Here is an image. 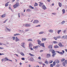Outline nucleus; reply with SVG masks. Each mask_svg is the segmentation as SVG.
I'll return each mask as SVG.
<instances>
[{
    "instance_id": "f257e3e1",
    "label": "nucleus",
    "mask_w": 67,
    "mask_h": 67,
    "mask_svg": "<svg viewBox=\"0 0 67 67\" xmlns=\"http://www.w3.org/2000/svg\"><path fill=\"white\" fill-rule=\"evenodd\" d=\"M20 6V5H19V2H18L17 3L14 5L13 7L14 8H16L17 7Z\"/></svg>"
},
{
    "instance_id": "f03ea898",
    "label": "nucleus",
    "mask_w": 67,
    "mask_h": 67,
    "mask_svg": "<svg viewBox=\"0 0 67 67\" xmlns=\"http://www.w3.org/2000/svg\"><path fill=\"white\" fill-rule=\"evenodd\" d=\"M42 7V9H43V10H46V6L44 5H43Z\"/></svg>"
},
{
    "instance_id": "7ed1b4c3",
    "label": "nucleus",
    "mask_w": 67,
    "mask_h": 67,
    "mask_svg": "<svg viewBox=\"0 0 67 67\" xmlns=\"http://www.w3.org/2000/svg\"><path fill=\"white\" fill-rule=\"evenodd\" d=\"M21 46L23 47V48H25V47L24 46V44H25V43L24 42H22L21 43Z\"/></svg>"
},
{
    "instance_id": "20e7f679",
    "label": "nucleus",
    "mask_w": 67,
    "mask_h": 67,
    "mask_svg": "<svg viewBox=\"0 0 67 67\" xmlns=\"http://www.w3.org/2000/svg\"><path fill=\"white\" fill-rule=\"evenodd\" d=\"M31 26V24H26L25 25V26L26 27H30Z\"/></svg>"
},
{
    "instance_id": "39448f33",
    "label": "nucleus",
    "mask_w": 67,
    "mask_h": 67,
    "mask_svg": "<svg viewBox=\"0 0 67 67\" xmlns=\"http://www.w3.org/2000/svg\"><path fill=\"white\" fill-rule=\"evenodd\" d=\"M34 23H38V20H35L33 22Z\"/></svg>"
},
{
    "instance_id": "423d86ee",
    "label": "nucleus",
    "mask_w": 67,
    "mask_h": 67,
    "mask_svg": "<svg viewBox=\"0 0 67 67\" xmlns=\"http://www.w3.org/2000/svg\"><path fill=\"white\" fill-rule=\"evenodd\" d=\"M58 45L60 47H64V46L62 45V43L60 42L58 44Z\"/></svg>"
},
{
    "instance_id": "0eeeda50",
    "label": "nucleus",
    "mask_w": 67,
    "mask_h": 67,
    "mask_svg": "<svg viewBox=\"0 0 67 67\" xmlns=\"http://www.w3.org/2000/svg\"><path fill=\"white\" fill-rule=\"evenodd\" d=\"M48 48L49 49H52L53 48V46L52 45H50L48 46Z\"/></svg>"
},
{
    "instance_id": "6e6552de",
    "label": "nucleus",
    "mask_w": 67,
    "mask_h": 67,
    "mask_svg": "<svg viewBox=\"0 0 67 67\" xmlns=\"http://www.w3.org/2000/svg\"><path fill=\"white\" fill-rule=\"evenodd\" d=\"M51 57V55L50 54H48L47 55V58H49V57Z\"/></svg>"
},
{
    "instance_id": "1a4fd4ad",
    "label": "nucleus",
    "mask_w": 67,
    "mask_h": 67,
    "mask_svg": "<svg viewBox=\"0 0 67 67\" xmlns=\"http://www.w3.org/2000/svg\"><path fill=\"white\" fill-rule=\"evenodd\" d=\"M37 41L38 44H39V45H41V41L39 40H37Z\"/></svg>"
},
{
    "instance_id": "9d476101",
    "label": "nucleus",
    "mask_w": 67,
    "mask_h": 67,
    "mask_svg": "<svg viewBox=\"0 0 67 67\" xmlns=\"http://www.w3.org/2000/svg\"><path fill=\"white\" fill-rule=\"evenodd\" d=\"M20 40L17 37H16V39L15 40V41L16 42H18V41H19Z\"/></svg>"
},
{
    "instance_id": "9b49d317",
    "label": "nucleus",
    "mask_w": 67,
    "mask_h": 67,
    "mask_svg": "<svg viewBox=\"0 0 67 67\" xmlns=\"http://www.w3.org/2000/svg\"><path fill=\"white\" fill-rule=\"evenodd\" d=\"M6 16H7V14H4L2 15L1 17L2 18H5V17Z\"/></svg>"
},
{
    "instance_id": "f8f14e48",
    "label": "nucleus",
    "mask_w": 67,
    "mask_h": 67,
    "mask_svg": "<svg viewBox=\"0 0 67 67\" xmlns=\"http://www.w3.org/2000/svg\"><path fill=\"white\" fill-rule=\"evenodd\" d=\"M5 60H7V61H9H9H11V62H12V60L9 59L7 57L5 58Z\"/></svg>"
},
{
    "instance_id": "ddd939ff",
    "label": "nucleus",
    "mask_w": 67,
    "mask_h": 67,
    "mask_svg": "<svg viewBox=\"0 0 67 67\" xmlns=\"http://www.w3.org/2000/svg\"><path fill=\"white\" fill-rule=\"evenodd\" d=\"M62 39H65L66 38V36H64L62 37Z\"/></svg>"
},
{
    "instance_id": "4468645a",
    "label": "nucleus",
    "mask_w": 67,
    "mask_h": 67,
    "mask_svg": "<svg viewBox=\"0 0 67 67\" xmlns=\"http://www.w3.org/2000/svg\"><path fill=\"white\" fill-rule=\"evenodd\" d=\"M65 21L64 20L61 23V24L62 25H63V24H65Z\"/></svg>"
},
{
    "instance_id": "2eb2a0df",
    "label": "nucleus",
    "mask_w": 67,
    "mask_h": 67,
    "mask_svg": "<svg viewBox=\"0 0 67 67\" xmlns=\"http://www.w3.org/2000/svg\"><path fill=\"white\" fill-rule=\"evenodd\" d=\"M56 55V53H55L54 54H52V57H54L55 56V55Z\"/></svg>"
},
{
    "instance_id": "dca6fc26",
    "label": "nucleus",
    "mask_w": 67,
    "mask_h": 67,
    "mask_svg": "<svg viewBox=\"0 0 67 67\" xmlns=\"http://www.w3.org/2000/svg\"><path fill=\"white\" fill-rule=\"evenodd\" d=\"M49 32L50 33H53V30L51 29H50L49 30Z\"/></svg>"
},
{
    "instance_id": "f3484780",
    "label": "nucleus",
    "mask_w": 67,
    "mask_h": 67,
    "mask_svg": "<svg viewBox=\"0 0 67 67\" xmlns=\"http://www.w3.org/2000/svg\"><path fill=\"white\" fill-rule=\"evenodd\" d=\"M62 12H63V14H64L65 13V10L63 9L62 10Z\"/></svg>"
},
{
    "instance_id": "a211bd4d",
    "label": "nucleus",
    "mask_w": 67,
    "mask_h": 67,
    "mask_svg": "<svg viewBox=\"0 0 67 67\" xmlns=\"http://www.w3.org/2000/svg\"><path fill=\"white\" fill-rule=\"evenodd\" d=\"M39 6H40V7H41L42 5H43V3H41V2H39Z\"/></svg>"
},
{
    "instance_id": "6ab92c4d",
    "label": "nucleus",
    "mask_w": 67,
    "mask_h": 67,
    "mask_svg": "<svg viewBox=\"0 0 67 67\" xmlns=\"http://www.w3.org/2000/svg\"><path fill=\"white\" fill-rule=\"evenodd\" d=\"M55 63L57 64H58L59 63V61L58 60H55Z\"/></svg>"
},
{
    "instance_id": "aec40b11",
    "label": "nucleus",
    "mask_w": 67,
    "mask_h": 67,
    "mask_svg": "<svg viewBox=\"0 0 67 67\" xmlns=\"http://www.w3.org/2000/svg\"><path fill=\"white\" fill-rule=\"evenodd\" d=\"M30 9H34V7H32L31 5H30L29 7Z\"/></svg>"
},
{
    "instance_id": "412c9836",
    "label": "nucleus",
    "mask_w": 67,
    "mask_h": 67,
    "mask_svg": "<svg viewBox=\"0 0 67 67\" xmlns=\"http://www.w3.org/2000/svg\"><path fill=\"white\" fill-rule=\"evenodd\" d=\"M9 3V2H8L5 4V6L6 7H7V6H8L9 5V4H8V3Z\"/></svg>"
},
{
    "instance_id": "4be33fe9",
    "label": "nucleus",
    "mask_w": 67,
    "mask_h": 67,
    "mask_svg": "<svg viewBox=\"0 0 67 67\" xmlns=\"http://www.w3.org/2000/svg\"><path fill=\"white\" fill-rule=\"evenodd\" d=\"M58 4H59V7H61L62 5V3L59 2Z\"/></svg>"
},
{
    "instance_id": "5701e85b",
    "label": "nucleus",
    "mask_w": 67,
    "mask_h": 67,
    "mask_svg": "<svg viewBox=\"0 0 67 67\" xmlns=\"http://www.w3.org/2000/svg\"><path fill=\"white\" fill-rule=\"evenodd\" d=\"M30 61H31V62L33 61V58L32 57L30 58Z\"/></svg>"
},
{
    "instance_id": "b1692460",
    "label": "nucleus",
    "mask_w": 67,
    "mask_h": 67,
    "mask_svg": "<svg viewBox=\"0 0 67 67\" xmlns=\"http://www.w3.org/2000/svg\"><path fill=\"white\" fill-rule=\"evenodd\" d=\"M44 33V31H41L40 32H39V34H43Z\"/></svg>"
},
{
    "instance_id": "393cba45",
    "label": "nucleus",
    "mask_w": 67,
    "mask_h": 67,
    "mask_svg": "<svg viewBox=\"0 0 67 67\" xmlns=\"http://www.w3.org/2000/svg\"><path fill=\"white\" fill-rule=\"evenodd\" d=\"M56 52L59 53V54H62V52H60L59 51H56Z\"/></svg>"
},
{
    "instance_id": "a878e982",
    "label": "nucleus",
    "mask_w": 67,
    "mask_h": 67,
    "mask_svg": "<svg viewBox=\"0 0 67 67\" xmlns=\"http://www.w3.org/2000/svg\"><path fill=\"white\" fill-rule=\"evenodd\" d=\"M54 48H58V46L57 45L55 46L54 47Z\"/></svg>"
},
{
    "instance_id": "bb28decb",
    "label": "nucleus",
    "mask_w": 67,
    "mask_h": 67,
    "mask_svg": "<svg viewBox=\"0 0 67 67\" xmlns=\"http://www.w3.org/2000/svg\"><path fill=\"white\" fill-rule=\"evenodd\" d=\"M20 35V34H14V36H16V35Z\"/></svg>"
},
{
    "instance_id": "cd10ccee",
    "label": "nucleus",
    "mask_w": 67,
    "mask_h": 67,
    "mask_svg": "<svg viewBox=\"0 0 67 67\" xmlns=\"http://www.w3.org/2000/svg\"><path fill=\"white\" fill-rule=\"evenodd\" d=\"M61 31H62V30H58L57 33L58 34H59V33L60 32H61Z\"/></svg>"
},
{
    "instance_id": "c85d7f7f",
    "label": "nucleus",
    "mask_w": 67,
    "mask_h": 67,
    "mask_svg": "<svg viewBox=\"0 0 67 67\" xmlns=\"http://www.w3.org/2000/svg\"><path fill=\"white\" fill-rule=\"evenodd\" d=\"M20 54L22 56H24V53H23V52H21L20 53Z\"/></svg>"
},
{
    "instance_id": "c756f323",
    "label": "nucleus",
    "mask_w": 67,
    "mask_h": 67,
    "mask_svg": "<svg viewBox=\"0 0 67 67\" xmlns=\"http://www.w3.org/2000/svg\"><path fill=\"white\" fill-rule=\"evenodd\" d=\"M37 5H38V4H37L36 3H35L34 5L35 7L37 6Z\"/></svg>"
},
{
    "instance_id": "7c9ffc66",
    "label": "nucleus",
    "mask_w": 67,
    "mask_h": 67,
    "mask_svg": "<svg viewBox=\"0 0 67 67\" xmlns=\"http://www.w3.org/2000/svg\"><path fill=\"white\" fill-rule=\"evenodd\" d=\"M28 41H32V39L31 38H30L29 39L27 40Z\"/></svg>"
},
{
    "instance_id": "2f4dec72",
    "label": "nucleus",
    "mask_w": 67,
    "mask_h": 67,
    "mask_svg": "<svg viewBox=\"0 0 67 67\" xmlns=\"http://www.w3.org/2000/svg\"><path fill=\"white\" fill-rule=\"evenodd\" d=\"M42 41H46V38H42Z\"/></svg>"
},
{
    "instance_id": "473e14b6",
    "label": "nucleus",
    "mask_w": 67,
    "mask_h": 67,
    "mask_svg": "<svg viewBox=\"0 0 67 67\" xmlns=\"http://www.w3.org/2000/svg\"><path fill=\"white\" fill-rule=\"evenodd\" d=\"M32 46V44L31 43H30L29 45V47H30Z\"/></svg>"
},
{
    "instance_id": "72a5a7b5",
    "label": "nucleus",
    "mask_w": 67,
    "mask_h": 67,
    "mask_svg": "<svg viewBox=\"0 0 67 67\" xmlns=\"http://www.w3.org/2000/svg\"><path fill=\"white\" fill-rule=\"evenodd\" d=\"M38 46L39 47H40V46H39V45H38V46H36L35 47V48H37H37H38Z\"/></svg>"
},
{
    "instance_id": "f704fd0d",
    "label": "nucleus",
    "mask_w": 67,
    "mask_h": 67,
    "mask_svg": "<svg viewBox=\"0 0 67 67\" xmlns=\"http://www.w3.org/2000/svg\"><path fill=\"white\" fill-rule=\"evenodd\" d=\"M9 10H11L12 12H13V11L12 10V9H11V7H9Z\"/></svg>"
},
{
    "instance_id": "c9c22d12",
    "label": "nucleus",
    "mask_w": 67,
    "mask_h": 67,
    "mask_svg": "<svg viewBox=\"0 0 67 67\" xmlns=\"http://www.w3.org/2000/svg\"><path fill=\"white\" fill-rule=\"evenodd\" d=\"M45 63V64H48V62L47 61H45L44 62Z\"/></svg>"
},
{
    "instance_id": "e433bc0d",
    "label": "nucleus",
    "mask_w": 67,
    "mask_h": 67,
    "mask_svg": "<svg viewBox=\"0 0 67 67\" xmlns=\"http://www.w3.org/2000/svg\"><path fill=\"white\" fill-rule=\"evenodd\" d=\"M53 66H55V65H56V63L55 62H54L53 63Z\"/></svg>"
},
{
    "instance_id": "4c0bfd02",
    "label": "nucleus",
    "mask_w": 67,
    "mask_h": 67,
    "mask_svg": "<svg viewBox=\"0 0 67 67\" xmlns=\"http://www.w3.org/2000/svg\"><path fill=\"white\" fill-rule=\"evenodd\" d=\"M27 11V12H30L31 11V9H27L26 10Z\"/></svg>"
},
{
    "instance_id": "58836bf2",
    "label": "nucleus",
    "mask_w": 67,
    "mask_h": 67,
    "mask_svg": "<svg viewBox=\"0 0 67 67\" xmlns=\"http://www.w3.org/2000/svg\"><path fill=\"white\" fill-rule=\"evenodd\" d=\"M57 38H61V36H57Z\"/></svg>"
},
{
    "instance_id": "ea45409f",
    "label": "nucleus",
    "mask_w": 67,
    "mask_h": 67,
    "mask_svg": "<svg viewBox=\"0 0 67 67\" xmlns=\"http://www.w3.org/2000/svg\"><path fill=\"white\" fill-rule=\"evenodd\" d=\"M55 52H56L55 51V50H53V51H52V54H54Z\"/></svg>"
},
{
    "instance_id": "a19ab883",
    "label": "nucleus",
    "mask_w": 67,
    "mask_h": 67,
    "mask_svg": "<svg viewBox=\"0 0 67 67\" xmlns=\"http://www.w3.org/2000/svg\"><path fill=\"white\" fill-rule=\"evenodd\" d=\"M53 49H50L49 50V51L50 52H52L53 51Z\"/></svg>"
},
{
    "instance_id": "79ce46f5",
    "label": "nucleus",
    "mask_w": 67,
    "mask_h": 67,
    "mask_svg": "<svg viewBox=\"0 0 67 67\" xmlns=\"http://www.w3.org/2000/svg\"><path fill=\"white\" fill-rule=\"evenodd\" d=\"M65 60V59H61V62H64V60Z\"/></svg>"
},
{
    "instance_id": "37998d69",
    "label": "nucleus",
    "mask_w": 67,
    "mask_h": 67,
    "mask_svg": "<svg viewBox=\"0 0 67 67\" xmlns=\"http://www.w3.org/2000/svg\"><path fill=\"white\" fill-rule=\"evenodd\" d=\"M54 38L55 39V40H57V36L54 37Z\"/></svg>"
},
{
    "instance_id": "c03bdc74",
    "label": "nucleus",
    "mask_w": 67,
    "mask_h": 67,
    "mask_svg": "<svg viewBox=\"0 0 67 67\" xmlns=\"http://www.w3.org/2000/svg\"><path fill=\"white\" fill-rule=\"evenodd\" d=\"M8 19H6L3 22V23H4L6 22V21L8 20Z\"/></svg>"
},
{
    "instance_id": "a18cd8bd",
    "label": "nucleus",
    "mask_w": 67,
    "mask_h": 67,
    "mask_svg": "<svg viewBox=\"0 0 67 67\" xmlns=\"http://www.w3.org/2000/svg\"><path fill=\"white\" fill-rule=\"evenodd\" d=\"M49 64H51L53 63V61L51 60L49 61Z\"/></svg>"
},
{
    "instance_id": "49530a36",
    "label": "nucleus",
    "mask_w": 67,
    "mask_h": 67,
    "mask_svg": "<svg viewBox=\"0 0 67 67\" xmlns=\"http://www.w3.org/2000/svg\"><path fill=\"white\" fill-rule=\"evenodd\" d=\"M62 64L63 65V66H65L66 65V64H65V63L64 62Z\"/></svg>"
},
{
    "instance_id": "de8ad7c7",
    "label": "nucleus",
    "mask_w": 67,
    "mask_h": 67,
    "mask_svg": "<svg viewBox=\"0 0 67 67\" xmlns=\"http://www.w3.org/2000/svg\"><path fill=\"white\" fill-rule=\"evenodd\" d=\"M13 41L15 40V37H13Z\"/></svg>"
},
{
    "instance_id": "09e8293b",
    "label": "nucleus",
    "mask_w": 67,
    "mask_h": 67,
    "mask_svg": "<svg viewBox=\"0 0 67 67\" xmlns=\"http://www.w3.org/2000/svg\"><path fill=\"white\" fill-rule=\"evenodd\" d=\"M41 45H42V47H44V43H41Z\"/></svg>"
},
{
    "instance_id": "8fccbe9b",
    "label": "nucleus",
    "mask_w": 67,
    "mask_h": 67,
    "mask_svg": "<svg viewBox=\"0 0 67 67\" xmlns=\"http://www.w3.org/2000/svg\"><path fill=\"white\" fill-rule=\"evenodd\" d=\"M29 31V29H26L25 30V32H27V31Z\"/></svg>"
},
{
    "instance_id": "3c124183",
    "label": "nucleus",
    "mask_w": 67,
    "mask_h": 67,
    "mask_svg": "<svg viewBox=\"0 0 67 67\" xmlns=\"http://www.w3.org/2000/svg\"><path fill=\"white\" fill-rule=\"evenodd\" d=\"M29 55H30V56H34V55L31 54L30 53L29 54Z\"/></svg>"
},
{
    "instance_id": "603ef678",
    "label": "nucleus",
    "mask_w": 67,
    "mask_h": 67,
    "mask_svg": "<svg viewBox=\"0 0 67 67\" xmlns=\"http://www.w3.org/2000/svg\"><path fill=\"white\" fill-rule=\"evenodd\" d=\"M53 43H54V44H57V41H54L53 42Z\"/></svg>"
},
{
    "instance_id": "864d4df0",
    "label": "nucleus",
    "mask_w": 67,
    "mask_h": 67,
    "mask_svg": "<svg viewBox=\"0 0 67 67\" xmlns=\"http://www.w3.org/2000/svg\"><path fill=\"white\" fill-rule=\"evenodd\" d=\"M62 53L61 54V55H63V54L64 53H65V51H64L63 50L62 51Z\"/></svg>"
},
{
    "instance_id": "5fc2aeb1",
    "label": "nucleus",
    "mask_w": 67,
    "mask_h": 67,
    "mask_svg": "<svg viewBox=\"0 0 67 67\" xmlns=\"http://www.w3.org/2000/svg\"><path fill=\"white\" fill-rule=\"evenodd\" d=\"M5 31L6 32H8V28H5Z\"/></svg>"
},
{
    "instance_id": "6e6d98bb",
    "label": "nucleus",
    "mask_w": 67,
    "mask_h": 67,
    "mask_svg": "<svg viewBox=\"0 0 67 67\" xmlns=\"http://www.w3.org/2000/svg\"><path fill=\"white\" fill-rule=\"evenodd\" d=\"M5 59H2V62L3 61H4V62H5V61H6V60H5Z\"/></svg>"
},
{
    "instance_id": "4d7b16f0",
    "label": "nucleus",
    "mask_w": 67,
    "mask_h": 67,
    "mask_svg": "<svg viewBox=\"0 0 67 67\" xmlns=\"http://www.w3.org/2000/svg\"><path fill=\"white\" fill-rule=\"evenodd\" d=\"M53 64H51L50 65L51 67H53Z\"/></svg>"
},
{
    "instance_id": "13d9d810",
    "label": "nucleus",
    "mask_w": 67,
    "mask_h": 67,
    "mask_svg": "<svg viewBox=\"0 0 67 67\" xmlns=\"http://www.w3.org/2000/svg\"><path fill=\"white\" fill-rule=\"evenodd\" d=\"M7 31L10 32V31H11V30L7 28Z\"/></svg>"
},
{
    "instance_id": "bf43d9fd",
    "label": "nucleus",
    "mask_w": 67,
    "mask_h": 67,
    "mask_svg": "<svg viewBox=\"0 0 67 67\" xmlns=\"http://www.w3.org/2000/svg\"><path fill=\"white\" fill-rule=\"evenodd\" d=\"M66 32V30H64V31H63V32L64 33H65Z\"/></svg>"
},
{
    "instance_id": "052dcab7",
    "label": "nucleus",
    "mask_w": 67,
    "mask_h": 67,
    "mask_svg": "<svg viewBox=\"0 0 67 67\" xmlns=\"http://www.w3.org/2000/svg\"><path fill=\"white\" fill-rule=\"evenodd\" d=\"M14 55H16V56H17V57H19V55H18V54H14Z\"/></svg>"
},
{
    "instance_id": "680f3d73",
    "label": "nucleus",
    "mask_w": 67,
    "mask_h": 67,
    "mask_svg": "<svg viewBox=\"0 0 67 67\" xmlns=\"http://www.w3.org/2000/svg\"><path fill=\"white\" fill-rule=\"evenodd\" d=\"M41 26L40 25H38L37 26H35V27H38V26Z\"/></svg>"
},
{
    "instance_id": "e2e57ef3",
    "label": "nucleus",
    "mask_w": 67,
    "mask_h": 67,
    "mask_svg": "<svg viewBox=\"0 0 67 67\" xmlns=\"http://www.w3.org/2000/svg\"><path fill=\"white\" fill-rule=\"evenodd\" d=\"M52 14L53 15H56V13H53Z\"/></svg>"
},
{
    "instance_id": "0e129e2a",
    "label": "nucleus",
    "mask_w": 67,
    "mask_h": 67,
    "mask_svg": "<svg viewBox=\"0 0 67 67\" xmlns=\"http://www.w3.org/2000/svg\"><path fill=\"white\" fill-rule=\"evenodd\" d=\"M40 64H43V63L41 62H38Z\"/></svg>"
},
{
    "instance_id": "69168bd1",
    "label": "nucleus",
    "mask_w": 67,
    "mask_h": 67,
    "mask_svg": "<svg viewBox=\"0 0 67 67\" xmlns=\"http://www.w3.org/2000/svg\"><path fill=\"white\" fill-rule=\"evenodd\" d=\"M21 59L22 60H24V58H21Z\"/></svg>"
},
{
    "instance_id": "338daca9",
    "label": "nucleus",
    "mask_w": 67,
    "mask_h": 67,
    "mask_svg": "<svg viewBox=\"0 0 67 67\" xmlns=\"http://www.w3.org/2000/svg\"><path fill=\"white\" fill-rule=\"evenodd\" d=\"M65 63H66V64H67V60H65Z\"/></svg>"
},
{
    "instance_id": "774afa93",
    "label": "nucleus",
    "mask_w": 67,
    "mask_h": 67,
    "mask_svg": "<svg viewBox=\"0 0 67 67\" xmlns=\"http://www.w3.org/2000/svg\"><path fill=\"white\" fill-rule=\"evenodd\" d=\"M57 67H59V65H58V64H57Z\"/></svg>"
}]
</instances>
